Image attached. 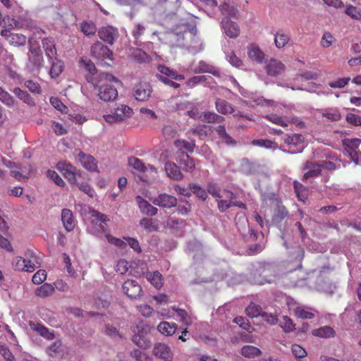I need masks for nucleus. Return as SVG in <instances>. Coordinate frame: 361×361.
<instances>
[{
    "label": "nucleus",
    "instance_id": "1",
    "mask_svg": "<svg viewBox=\"0 0 361 361\" xmlns=\"http://www.w3.org/2000/svg\"><path fill=\"white\" fill-rule=\"evenodd\" d=\"M196 32L194 20L190 18V20L176 25L171 31L161 33L159 39L175 46L180 41L190 39V43L183 44V45L186 46L192 53L195 54L202 49V44L196 36Z\"/></svg>",
    "mask_w": 361,
    "mask_h": 361
},
{
    "label": "nucleus",
    "instance_id": "2",
    "mask_svg": "<svg viewBox=\"0 0 361 361\" xmlns=\"http://www.w3.org/2000/svg\"><path fill=\"white\" fill-rule=\"evenodd\" d=\"M94 88L98 89L97 95L100 99L108 102L115 99L118 97V91L113 85V82L118 83L119 80L109 73H100L97 78L88 79Z\"/></svg>",
    "mask_w": 361,
    "mask_h": 361
},
{
    "label": "nucleus",
    "instance_id": "3",
    "mask_svg": "<svg viewBox=\"0 0 361 361\" xmlns=\"http://www.w3.org/2000/svg\"><path fill=\"white\" fill-rule=\"evenodd\" d=\"M3 27L6 29L2 30L1 35L4 37L8 42L14 47H20L25 44L27 37L19 33L11 32L8 29H11L17 25V22L12 18L6 17L0 22Z\"/></svg>",
    "mask_w": 361,
    "mask_h": 361
},
{
    "label": "nucleus",
    "instance_id": "4",
    "mask_svg": "<svg viewBox=\"0 0 361 361\" xmlns=\"http://www.w3.org/2000/svg\"><path fill=\"white\" fill-rule=\"evenodd\" d=\"M4 165L10 170V174L17 180L26 182L32 175L31 166H23L16 162L4 160Z\"/></svg>",
    "mask_w": 361,
    "mask_h": 361
},
{
    "label": "nucleus",
    "instance_id": "5",
    "mask_svg": "<svg viewBox=\"0 0 361 361\" xmlns=\"http://www.w3.org/2000/svg\"><path fill=\"white\" fill-rule=\"evenodd\" d=\"M133 109L126 104H118L109 114L104 115V121L110 124L123 121L130 117L133 114Z\"/></svg>",
    "mask_w": 361,
    "mask_h": 361
},
{
    "label": "nucleus",
    "instance_id": "6",
    "mask_svg": "<svg viewBox=\"0 0 361 361\" xmlns=\"http://www.w3.org/2000/svg\"><path fill=\"white\" fill-rule=\"evenodd\" d=\"M137 330L132 338L133 342L141 348H149L151 345V340L148 335L149 326L147 325L137 326Z\"/></svg>",
    "mask_w": 361,
    "mask_h": 361
},
{
    "label": "nucleus",
    "instance_id": "7",
    "mask_svg": "<svg viewBox=\"0 0 361 361\" xmlns=\"http://www.w3.org/2000/svg\"><path fill=\"white\" fill-rule=\"evenodd\" d=\"M91 53L94 58L102 62H104L106 65L109 64L106 61L107 60L110 61L113 60L112 51L107 47L104 46L99 42L94 43L92 46Z\"/></svg>",
    "mask_w": 361,
    "mask_h": 361
},
{
    "label": "nucleus",
    "instance_id": "8",
    "mask_svg": "<svg viewBox=\"0 0 361 361\" xmlns=\"http://www.w3.org/2000/svg\"><path fill=\"white\" fill-rule=\"evenodd\" d=\"M57 169L73 185L76 184L78 178L81 176L80 171L74 166L66 161L58 163Z\"/></svg>",
    "mask_w": 361,
    "mask_h": 361
},
{
    "label": "nucleus",
    "instance_id": "9",
    "mask_svg": "<svg viewBox=\"0 0 361 361\" xmlns=\"http://www.w3.org/2000/svg\"><path fill=\"white\" fill-rule=\"evenodd\" d=\"M152 94V87L149 83L142 82L137 84L133 88V96L136 100L147 101Z\"/></svg>",
    "mask_w": 361,
    "mask_h": 361
},
{
    "label": "nucleus",
    "instance_id": "10",
    "mask_svg": "<svg viewBox=\"0 0 361 361\" xmlns=\"http://www.w3.org/2000/svg\"><path fill=\"white\" fill-rule=\"evenodd\" d=\"M235 199L234 194L226 189H222L217 197L218 207L221 212H225L233 206V200Z\"/></svg>",
    "mask_w": 361,
    "mask_h": 361
},
{
    "label": "nucleus",
    "instance_id": "11",
    "mask_svg": "<svg viewBox=\"0 0 361 361\" xmlns=\"http://www.w3.org/2000/svg\"><path fill=\"white\" fill-rule=\"evenodd\" d=\"M153 354L155 357L164 361H172L173 353L171 348L164 343H157L153 348Z\"/></svg>",
    "mask_w": 361,
    "mask_h": 361
},
{
    "label": "nucleus",
    "instance_id": "12",
    "mask_svg": "<svg viewBox=\"0 0 361 361\" xmlns=\"http://www.w3.org/2000/svg\"><path fill=\"white\" fill-rule=\"evenodd\" d=\"M265 118L267 120H269V121H271V123L279 125L282 127H287L288 126L289 123H290V122L296 124L298 126H304L303 122L300 121L297 118H295L290 119L287 117L279 116L277 114H274L267 115V116H265Z\"/></svg>",
    "mask_w": 361,
    "mask_h": 361
},
{
    "label": "nucleus",
    "instance_id": "13",
    "mask_svg": "<svg viewBox=\"0 0 361 361\" xmlns=\"http://www.w3.org/2000/svg\"><path fill=\"white\" fill-rule=\"evenodd\" d=\"M123 290L126 295L131 298H137L142 293L140 286L133 280L126 281L123 284Z\"/></svg>",
    "mask_w": 361,
    "mask_h": 361
},
{
    "label": "nucleus",
    "instance_id": "14",
    "mask_svg": "<svg viewBox=\"0 0 361 361\" xmlns=\"http://www.w3.org/2000/svg\"><path fill=\"white\" fill-rule=\"evenodd\" d=\"M152 202L154 205L161 207L171 208L176 205L177 200L174 196L162 193L154 197Z\"/></svg>",
    "mask_w": 361,
    "mask_h": 361
},
{
    "label": "nucleus",
    "instance_id": "15",
    "mask_svg": "<svg viewBox=\"0 0 361 361\" xmlns=\"http://www.w3.org/2000/svg\"><path fill=\"white\" fill-rule=\"evenodd\" d=\"M221 28L224 33L230 38H236L240 34V27L238 25L230 20L228 18H224L221 20Z\"/></svg>",
    "mask_w": 361,
    "mask_h": 361
},
{
    "label": "nucleus",
    "instance_id": "16",
    "mask_svg": "<svg viewBox=\"0 0 361 361\" xmlns=\"http://www.w3.org/2000/svg\"><path fill=\"white\" fill-rule=\"evenodd\" d=\"M98 35L101 39L112 44L118 37V31L112 26H106L99 29Z\"/></svg>",
    "mask_w": 361,
    "mask_h": 361
},
{
    "label": "nucleus",
    "instance_id": "17",
    "mask_svg": "<svg viewBox=\"0 0 361 361\" xmlns=\"http://www.w3.org/2000/svg\"><path fill=\"white\" fill-rule=\"evenodd\" d=\"M230 80H231L233 84L238 88V90L240 91V92L241 93L242 95H243L245 97L250 98L252 100V102H254L255 104H257L258 105H264V104H269L274 103L273 101H271V100H267V99H264L262 97H257L255 94H254L253 93L250 94V93L247 92L243 88H242L240 86L239 83L236 81V80H235L233 78H231Z\"/></svg>",
    "mask_w": 361,
    "mask_h": 361
},
{
    "label": "nucleus",
    "instance_id": "18",
    "mask_svg": "<svg viewBox=\"0 0 361 361\" xmlns=\"http://www.w3.org/2000/svg\"><path fill=\"white\" fill-rule=\"evenodd\" d=\"M24 258L26 264V271L32 272L35 268L40 267L41 261L38 256L32 251L27 250Z\"/></svg>",
    "mask_w": 361,
    "mask_h": 361
},
{
    "label": "nucleus",
    "instance_id": "19",
    "mask_svg": "<svg viewBox=\"0 0 361 361\" xmlns=\"http://www.w3.org/2000/svg\"><path fill=\"white\" fill-rule=\"evenodd\" d=\"M78 159L87 170L90 171H95L97 170V164L92 156L80 152L78 154Z\"/></svg>",
    "mask_w": 361,
    "mask_h": 361
},
{
    "label": "nucleus",
    "instance_id": "20",
    "mask_svg": "<svg viewBox=\"0 0 361 361\" xmlns=\"http://www.w3.org/2000/svg\"><path fill=\"white\" fill-rule=\"evenodd\" d=\"M61 221L67 231H71L75 226V219L71 210L63 209L61 211Z\"/></svg>",
    "mask_w": 361,
    "mask_h": 361
},
{
    "label": "nucleus",
    "instance_id": "21",
    "mask_svg": "<svg viewBox=\"0 0 361 361\" xmlns=\"http://www.w3.org/2000/svg\"><path fill=\"white\" fill-rule=\"evenodd\" d=\"M136 202L140 209L141 212L144 214L149 216H154L157 214V208L152 206L147 200H144L142 197L137 196Z\"/></svg>",
    "mask_w": 361,
    "mask_h": 361
},
{
    "label": "nucleus",
    "instance_id": "22",
    "mask_svg": "<svg viewBox=\"0 0 361 361\" xmlns=\"http://www.w3.org/2000/svg\"><path fill=\"white\" fill-rule=\"evenodd\" d=\"M285 69L284 65L279 60L271 59L266 66V71L269 75L276 76Z\"/></svg>",
    "mask_w": 361,
    "mask_h": 361
},
{
    "label": "nucleus",
    "instance_id": "23",
    "mask_svg": "<svg viewBox=\"0 0 361 361\" xmlns=\"http://www.w3.org/2000/svg\"><path fill=\"white\" fill-rule=\"evenodd\" d=\"M158 71L160 74H157V77L158 75H163L169 79H173L178 81L183 80L185 78L183 75L178 73L176 71L172 70L164 65H159L158 66Z\"/></svg>",
    "mask_w": 361,
    "mask_h": 361
},
{
    "label": "nucleus",
    "instance_id": "24",
    "mask_svg": "<svg viewBox=\"0 0 361 361\" xmlns=\"http://www.w3.org/2000/svg\"><path fill=\"white\" fill-rule=\"evenodd\" d=\"M191 71L195 73H211L214 75L220 76V71L219 69L206 63L202 61H199L195 68H191Z\"/></svg>",
    "mask_w": 361,
    "mask_h": 361
},
{
    "label": "nucleus",
    "instance_id": "25",
    "mask_svg": "<svg viewBox=\"0 0 361 361\" xmlns=\"http://www.w3.org/2000/svg\"><path fill=\"white\" fill-rule=\"evenodd\" d=\"M247 55L251 60L255 61L257 63H262L264 58V52L258 45L255 44L247 47Z\"/></svg>",
    "mask_w": 361,
    "mask_h": 361
},
{
    "label": "nucleus",
    "instance_id": "26",
    "mask_svg": "<svg viewBox=\"0 0 361 361\" xmlns=\"http://www.w3.org/2000/svg\"><path fill=\"white\" fill-rule=\"evenodd\" d=\"M165 171L167 176L173 180H180L183 176L178 166L173 162L168 161L165 164Z\"/></svg>",
    "mask_w": 361,
    "mask_h": 361
},
{
    "label": "nucleus",
    "instance_id": "27",
    "mask_svg": "<svg viewBox=\"0 0 361 361\" xmlns=\"http://www.w3.org/2000/svg\"><path fill=\"white\" fill-rule=\"evenodd\" d=\"M178 161L185 171H192L195 168V163L193 159L183 152H180Z\"/></svg>",
    "mask_w": 361,
    "mask_h": 361
},
{
    "label": "nucleus",
    "instance_id": "28",
    "mask_svg": "<svg viewBox=\"0 0 361 361\" xmlns=\"http://www.w3.org/2000/svg\"><path fill=\"white\" fill-rule=\"evenodd\" d=\"M360 145L361 140L359 138H346L343 140V145L348 154L357 152Z\"/></svg>",
    "mask_w": 361,
    "mask_h": 361
},
{
    "label": "nucleus",
    "instance_id": "29",
    "mask_svg": "<svg viewBox=\"0 0 361 361\" xmlns=\"http://www.w3.org/2000/svg\"><path fill=\"white\" fill-rule=\"evenodd\" d=\"M320 114L326 121H337L341 118V113L337 108H327L322 109Z\"/></svg>",
    "mask_w": 361,
    "mask_h": 361
},
{
    "label": "nucleus",
    "instance_id": "30",
    "mask_svg": "<svg viewBox=\"0 0 361 361\" xmlns=\"http://www.w3.org/2000/svg\"><path fill=\"white\" fill-rule=\"evenodd\" d=\"M42 46L48 59H53L56 55L55 44L51 39L45 38L42 40Z\"/></svg>",
    "mask_w": 361,
    "mask_h": 361
},
{
    "label": "nucleus",
    "instance_id": "31",
    "mask_svg": "<svg viewBox=\"0 0 361 361\" xmlns=\"http://www.w3.org/2000/svg\"><path fill=\"white\" fill-rule=\"evenodd\" d=\"M147 279L156 288H160L164 284V279L162 275L159 271L147 272L146 274Z\"/></svg>",
    "mask_w": 361,
    "mask_h": 361
},
{
    "label": "nucleus",
    "instance_id": "32",
    "mask_svg": "<svg viewBox=\"0 0 361 361\" xmlns=\"http://www.w3.org/2000/svg\"><path fill=\"white\" fill-rule=\"evenodd\" d=\"M241 355L247 358H255L261 355V350L253 345H244L240 350Z\"/></svg>",
    "mask_w": 361,
    "mask_h": 361
},
{
    "label": "nucleus",
    "instance_id": "33",
    "mask_svg": "<svg viewBox=\"0 0 361 361\" xmlns=\"http://www.w3.org/2000/svg\"><path fill=\"white\" fill-rule=\"evenodd\" d=\"M312 335L323 338H329L334 337L335 331L329 326H324L313 330Z\"/></svg>",
    "mask_w": 361,
    "mask_h": 361
},
{
    "label": "nucleus",
    "instance_id": "34",
    "mask_svg": "<svg viewBox=\"0 0 361 361\" xmlns=\"http://www.w3.org/2000/svg\"><path fill=\"white\" fill-rule=\"evenodd\" d=\"M157 329L161 334L169 336L176 332L177 326L176 324H170L168 322H161L158 325Z\"/></svg>",
    "mask_w": 361,
    "mask_h": 361
},
{
    "label": "nucleus",
    "instance_id": "35",
    "mask_svg": "<svg viewBox=\"0 0 361 361\" xmlns=\"http://www.w3.org/2000/svg\"><path fill=\"white\" fill-rule=\"evenodd\" d=\"M51 63L50 75L51 78L58 77L63 71V63L61 60H59L56 57L53 59H49Z\"/></svg>",
    "mask_w": 361,
    "mask_h": 361
},
{
    "label": "nucleus",
    "instance_id": "36",
    "mask_svg": "<svg viewBox=\"0 0 361 361\" xmlns=\"http://www.w3.org/2000/svg\"><path fill=\"white\" fill-rule=\"evenodd\" d=\"M30 44V51L31 52L32 55H29V60L33 63V64L39 67L42 66V56L40 54V51L39 48H35L32 45L30 41H29Z\"/></svg>",
    "mask_w": 361,
    "mask_h": 361
},
{
    "label": "nucleus",
    "instance_id": "37",
    "mask_svg": "<svg viewBox=\"0 0 361 361\" xmlns=\"http://www.w3.org/2000/svg\"><path fill=\"white\" fill-rule=\"evenodd\" d=\"M199 119L207 123H221L224 120V118L214 112H203L199 116Z\"/></svg>",
    "mask_w": 361,
    "mask_h": 361
},
{
    "label": "nucleus",
    "instance_id": "38",
    "mask_svg": "<svg viewBox=\"0 0 361 361\" xmlns=\"http://www.w3.org/2000/svg\"><path fill=\"white\" fill-rule=\"evenodd\" d=\"M54 291V285L48 283H45L43 285L38 287L35 290L37 296L40 298H46L53 294Z\"/></svg>",
    "mask_w": 361,
    "mask_h": 361
},
{
    "label": "nucleus",
    "instance_id": "39",
    "mask_svg": "<svg viewBox=\"0 0 361 361\" xmlns=\"http://www.w3.org/2000/svg\"><path fill=\"white\" fill-rule=\"evenodd\" d=\"M289 40L290 36L283 31H278L274 35V44L278 49L283 48Z\"/></svg>",
    "mask_w": 361,
    "mask_h": 361
},
{
    "label": "nucleus",
    "instance_id": "40",
    "mask_svg": "<svg viewBox=\"0 0 361 361\" xmlns=\"http://www.w3.org/2000/svg\"><path fill=\"white\" fill-rule=\"evenodd\" d=\"M306 169L307 170L304 174V178L307 179L310 177L317 176L322 171V167L319 163H307Z\"/></svg>",
    "mask_w": 361,
    "mask_h": 361
},
{
    "label": "nucleus",
    "instance_id": "41",
    "mask_svg": "<svg viewBox=\"0 0 361 361\" xmlns=\"http://www.w3.org/2000/svg\"><path fill=\"white\" fill-rule=\"evenodd\" d=\"M216 111L222 114H228L233 112V106L226 101L224 99H217L216 101Z\"/></svg>",
    "mask_w": 361,
    "mask_h": 361
},
{
    "label": "nucleus",
    "instance_id": "42",
    "mask_svg": "<svg viewBox=\"0 0 361 361\" xmlns=\"http://www.w3.org/2000/svg\"><path fill=\"white\" fill-rule=\"evenodd\" d=\"M13 93L24 103L30 106H33L35 104L32 97L26 91L23 90L19 87H15L13 90Z\"/></svg>",
    "mask_w": 361,
    "mask_h": 361
},
{
    "label": "nucleus",
    "instance_id": "43",
    "mask_svg": "<svg viewBox=\"0 0 361 361\" xmlns=\"http://www.w3.org/2000/svg\"><path fill=\"white\" fill-rule=\"evenodd\" d=\"M294 312L296 317L301 319H307L314 317V314L311 311V309L304 306L295 307Z\"/></svg>",
    "mask_w": 361,
    "mask_h": 361
},
{
    "label": "nucleus",
    "instance_id": "44",
    "mask_svg": "<svg viewBox=\"0 0 361 361\" xmlns=\"http://www.w3.org/2000/svg\"><path fill=\"white\" fill-rule=\"evenodd\" d=\"M128 166L138 172H145L147 171V166L144 165L141 160L139 159L131 157L128 161Z\"/></svg>",
    "mask_w": 361,
    "mask_h": 361
},
{
    "label": "nucleus",
    "instance_id": "45",
    "mask_svg": "<svg viewBox=\"0 0 361 361\" xmlns=\"http://www.w3.org/2000/svg\"><path fill=\"white\" fill-rule=\"evenodd\" d=\"M30 325L33 330H35V331L39 333L43 337L46 338L49 340H51L54 338V335L52 333L49 332L48 329H47L44 326H42L39 324H35V323H32Z\"/></svg>",
    "mask_w": 361,
    "mask_h": 361
},
{
    "label": "nucleus",
    "instance_id": "46",
    "mask_svg": "<svg viewBox=\"0 0 361 361\" xmlns=\"http://www.w3.org/2000/svg\"><path fill=\"white\" fill-rule=\"evenodd\" d=\"M89 214H90L91 216L95 218L97 221L100 222V228L103 231H104L105 228L104 226L102 225V224L109 221V218L106 215L101 214L98 211L90 207L89 208Z\"/></svg>",
    "mask_w": 361,
    "mask_h": 361
},
{
    "label": "nucleus",
    "instance_id": "47",
    "mask_svg": "<svg viewBox=\"0 0 361 361\" xmlns=\"http://www.w3.org/2000/svg\"><path fill=\"white\" fill-rule=\"evenodd\" d=\"M245 311L247 314L250 317H262L264 312L262 307L255 303H250Z\"/></svg>",
    "mask_w": 361,
    "mask_h": 361
},
{
    "label": "nucleus",
    "instance_id": "48",
    "mask_svg": "<svg viewBox=\"0 0 361 361\" xmlns=\"http://www.w3.org/2000/svg\"><path fill=\"white\" fill-rule=\"evenodd\" d=\"M294 189L298 200L305 202L308 195L307 189L297 181L294 182Z\"/></svg>",
    "mask_w": 361,
    "mask_h": 361
},
{
    "label": "nucleus",
    "instance_id": "49",
    "mask_svg": "<svg viewBox=\"0 0 361 361\" xmlns=\"http://www.w3.org/2000/svg\"><path fill=\"white\" fill-rule=\"evenodd\" d=\"M220 11L226 18L235 17L238 14V10L235 6L226 3L220 6Z\"/></svg>",
    "mask_w": 361,
    "mask_h": 361
},
{
    "label": "nucleus",
    "instance_id": "50",
    "mask_svg": "<svg viewBox=\"0 0 361 361\" xmlns=\"http://www.w3.org/2000/svg\"><path fill=\"white\" fill-rule=\"evenodd\" d=\"M81 63L85 68V69L90 73V75L87 77V80L88 79H92V78H97L98 75L94 76V74L96 73V68L94 65V63L88 59H82Z\"/></svg>",
    "mask_w": 361,
    "mask_h": 361
},
{
    "label": "nucleus",
    "instance_id": "51",
    "mask_svg": "<svg viewBox=\"0 0 361 361\" xmlns=\"http://www.w3.org/2000/svg\"><path fill=\"white\" fill-rule=\"evenodd\" d=\"M0 101L8 106H13L15 104V99L13 97L0 87Z\"/></svg>",
    "mask_w": 361,
    "mask_h": 361
},
{
    "label": "nucleus",
    "instance_id": "52",
    "mask_svg": "<svg viewBox=\"0 0 361 361\" xmlns=\"http://www.w3.org/2000/svg\"><path fill=\"white\" fill-rule=\"evenodd\" d=\"M81 30L85 35H93L97 32V27L92 22H84L81 24Z\"/></svg>",
    "mask_w": 361,
    "mask_h": 361
},
{
    "label": "nucleus",
    "instance_id": "53",
    "mask_svg": "<svg viewBox=\"0 0 361 361\" xmlns=\"http://www.w3.org/2000/svg\"><path fill=\"white\" fill-rule=\"evenodd\" d=\"M216 133L219 135V137L226 143V144H235V141L231 138V137L226 133V128L224 126H219L216 129Z\"/></svg>",
    "mask_w": 361,
    "mask_h": 361
},
{
    "label": "nucleus",
    "instance_id": "54",
    "mask_svg": "<svg viewBox=\"0 0 361 361\" xmlns=\"http://www.w3.org/2000/svg\"><path fill=\"white\" fill-rule=\"evenodd\" d=\"M174 144H175V146L177 148H178L180 151L182 148H185L190 152H193L195 147V144L194 142H188L184 140H178L175 142Z\"/></svg>",
    "mask_w": 361,
    "mask_h": 361
},
{
    "label": "nucleus",
    "instance_id": "55",
    "mask_svg": "<svg viewBox=\"0 0 361 361\" xmlns=\"http://www.w3.org/2000/svg\"><path fill=\"white\" fill-rule=\"evenodd\" d=\"M177 315L179 318V321L182 322L183 324L186 326H190L192 322V317L187 313V312L182 309H178L176 310Z\"/></svg>",
    "mask_w": 361,
    "mask_h": 361
},
{
    "label": "nucleus",
    "instance_id": "56",
    "mask_svg": "<svg viewBox=\"0 0 361 361\" xmlns=\"http://www.w3.org/2000/svg\"><path fill=\"white\" fill-rule=\"evenodd\" d=\"M280 326L286 332H290L295 329V325L293 321L287 316H283L280 321Z\"/></svg>",
    "mask_w": 361,
    "mask_h": 361
},
{
    "label": "nucleus",
    "instance_id": "57",
    "mask_svg": "<svg viewBox=\"0 0 361 361\" xmlns=\"http://www.w3.org/2000/svg\"><path fill=\"white\" fill-rule=\"evenodd\" d=\"M62 345L61 342H54L47 349V353L51 357L61 355Z\"/></svg>",
    "mask_w": 361,
    "mask_h": 361
},
{
    "label": "nucleus",
    "instance_id": "58",
    "mask_svg": "<svg viewBox=\"0 0 361 361\" xmlns=\"http://www.w3.org/2000/svg\"><path fill=\"white\" fill-rule=\"evenodd\" d=\"M106 238L109 243L114 245L118 247L123 248L126 246V242L125 241L124 238L123 239H120L110 234H106Z\"/></svg>",
    "mask_w": 361,
    "mask_h": 361
},
{
    "label": "nucleus",
    "instance_id": "59",
    "mask_svg": "<svg viewBox=\"0 0 361 361\" xmlns=\"http://www.w3.org/2000/svg\"><path fill=\"white\" fill-rule=\"evenodd\" d=\"M47 271L44 269L38 270L32 276V282L35 284H41L47 279Z\"/></svg>",
    "mask_w": 361,
    "mask_h": 361
},
{
    "label": "nucleus",
    "instance_id": "60",
    "mask_svg": "<svg viewBox=\"0 0 361 361\" xmlns=\"http://www.w3.org/2000/svg\"><path fill=\"white\" fill-rule=\"evenodd\" d=\"M140 226L148 231L157 230V226L151 219H142L140 221Z\"/></svg>",
    "mask_w": 361,
    "mask_h": 361
},
{
    "label": "nucleus",
    "instance_id": "61",
    "mask_svg": "<svg viewBox=\"0 0 361 361\" xmlns=\"http://www.w3.org/2000/svg\"><path fill=\"white\" fill-rule=\"evenodd\" d=\"M334 41L335 38L334 36L330 32H326L322 37L321 46L324 48L329 47Z\"/></svg>",
    "mask_w": 361,
    "mask_h": 361
},
{
    "label": "nucleus",
    "instance_id": "62",
    "mask_svg": "<svg viewBox=\"0 0 361 361\" xmlns=\"http://www.w3.org/2000/svg\"><path fill=\"white\" fill-rule=\"evenodd\" d=\"M47 176L50 179H51L57 185L61 187L64 186L65 182L55 171L48 170L47 172Z\"/></svg>",
    "mask_w": 361,
    "mask_h": 361
},
{
    "label": "nucleus",
    "instance_id": "63",
    "mask_svg": "<svg viewBox=\"0 0 361 361\" xmlns=\"http://www.w3.org/2000/svg\"><path fill=\"white\" fill-rule=\"evenodd\" d=\"M25 86L32 93L40 94L41 87L38 82L29 80L25 82Z\"/></svg>",
    "mask_w": 361,
    "mask_h": 361
},
{
    "label": "nucleus",
    "instance_id": "64",
    "mask_svg": "<svg viewBox=\"0 0 361 361\" xmlns=\"http://www.w3.org/2000/svg\"><path fill=\"white\" fill-rule=\"evenodd\" d=\"M129 269L128 262L125 259H120L117 262L115 270L121 274H126Z\"/></svg>",
    "mask_w": 361,
    "mask_h": 361
}]
</instances>
